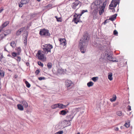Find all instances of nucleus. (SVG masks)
<instances>
[{"label":"nucleus","instance_id":"obj_1","mask_svg":"<svg viewBox=\"0 0 134 134\" xmlns=\"http://www.w3.org/2000/svg\"><path fill=\"white\" fill-rule=\"evenodd\" d=\"M90 37L88 33H85L82 39L80 40L79 42L80 50L82 53H84L86 51V48L88 45Z\"/></svg>","mask_w":134,"mask_h":134},{"label":"nucleus","instance_id":"obj_2","mask_svg":"<svg viewBox=\"0 0 134 134\" xmlns=\"http://www.w3.org/2000/svg\"><path fill=\"white\" fill-rule=\"evenodd\" d=\"M43 52L47 54L49 52L51 53V50L53 48V46L49 44H45L43 45Z\"/></svg>","mask_w":134,"mask_h":134},{"label":"nucleus","instance_id":"obj_3","mask_svg":"<svg viewBox=\"0 0 134 134\" xmlns=\"http://www.w3.org/2000/svg\"><path fill=\"white\" fill-rule=\"evenodd\" d=\"M42 52H43V51H38L36 54V56L38 59L42 60L43 62H45L46 60V58L44 57V54L42 53Z\"/></svg>","mask_w":134,"mask_h":134},{"label":"nucleus","instance_id":"obj_4","mask_svg":"<svg viewBox=\"0 0 134 134\" xmlns=\"http://www.w3.org/2000/svg\"><path fill=\"white\" fill-rule=\"evenodd\" d=\"M40 34L41 36H49L50 35V34L49 33L48 30L45 29L40 30Z\"/></svg>","mask_w":134,"mask_h":134},{"label":"nucleus","instance_id":"obj_5","mask_svg":"<svg viewBox=\"0 0 134 134\" xmlns=\"http://www.w3.org/2000/svg\"><path fill=\"white\" fill-rule=\"evenodd\" d=\"M120 0H112L109 5L110 7L115 8L117 4H119Z\"/></svg>","mask_w":134,"mask_h":134},{"label":"nucleus","instance_id":"obj_6","mask_svg":"<svg viewBox=\"0 0 134 134\" xmlns=\"http://www.w3.org/2000/svg\"><path fill=\"white\" fill-rule=\"evenodd\" d=\"M81 16L79 14H77L75 13L74 15V17L72 21V22L74 21L75 23L77 24L78 22H79L80 20V18Z\"/></svg>","mask_w":134,"mask_h":134},{"label":"nucleus","instance_id":"obj_7","mask_svg":"<svg viewBox=\"0 0 134 134\" xmlns=\"http://www.w3.org/2000/svg\"><path fill=\"white\" fill-rule=\"evenodd\" d=\"M73 85V83L71 81L67 80L65 82V85L67 87L68 90H69L72 88Z\"/></svg>","mask_w":134,"mask_h":134},{"label":"nucleus","instance_id":"obj_8","mask_svg":"<svg viewBox=\"0 0 134 134\" xmlns=\"http://www.w3.org/2000/svg\"><path fill=\"white\" fill-rule=\"evenodd\" d=\"M80 3V1L78 0H76L75 2L72 4L71 7L73 9H75L77 8L79 4Z\"/></svg>","mask_w":134,"mask_h":134},{"label":"nucleus","instance_id":"obj_9","mask_svg":"<svg viewBox=\"0 0 134 134\" xmlns=\"http://www.w3.org/2000/svg\"><path fill=\"white\" fill-rule=\"evenodd\" d=\"M105 54L106 55H107V59L110 61H112L113 62H117L118 61H116V60H113V57L112 56V55L110 53H108H108H107V51L106 50L105 52Z\"/></svg>","mask_w":134,"mask_h":134},{"label":"nucleus","instance_id":"obj_10","mask_svg":"<svg viewBox=\"0 0 134 134\" xmlns=\"http://www.w3.org/2000/svg\"><path fill=\"white\" fill-rule=\"evenodd\" d=\"M74 116L73 113H71L70 115L67 116L66 118L68 121H70L72 120Z\"/></svg>","mask_w":134,"mask_h":134},{"label":"nucleus","instance_id":"obj_11","mask_svg":"<svg viewBox=\"0 0 134 134\" xmlns=\"http://www.w3.org/2000/svg\"><path fill=\"white\" fill-rule=\"evenodd\" d=\"M9 21H6L3 23L2 25L0 27V32H1L3 29L6 27L9 23Z\"/></svg>","mask_w":134,"mask_h":134},{"label":"nucleus","instance_id":"obj_12","mask_svg":"<svg viewBox=\"0 0 134 134\" xmlns=\"http://www.w3.org/2000/svg\"><path fill=\"white\" fill-rule=\"evenodd\" d=\"M59 41L60 42V44L63 46H65L66 44V40L65 38L60 39Z\"/></svg>","mask_w":134,"mask_h":134},{"label":"nucleus","instance_id":"obj_13","mask_svg":"<svg viewBox=\"0 0 134 134\" xmlns=\"http://www.w3.org/2000/svg\"><path fill=\"white\" fill-rule=\"evenodd\" d=\"M24 30V28H21L17 31L16 35L17 36H19L23 32Z\"/></svg>","mask_w":134,"mask_h":134},{"label":"nucleus","instance_id":"obj_14","mask_svg":"<svg viewBox=\"0 0 134 134\" xmlns=\"http://www.w3.org/2000/svg\"><path fill=\"white\" fill-rule=\"evenodd\" d=\"M2 68L0 67V77H3L4 75V72L2 70Z\"/></svg>","mask_w":134,"mask_h":134},{"label":"nucleus","instance_id":"obj_15","mask_svg":"<svg viewBox=\"0 0 134 134\" xmlns=\"http://www.w3.org/2000/svg\"><path fill=\"white\" fill-rule=\"evenodd\" d=\"M59 108L61 109L65 108L69 105V104H68L66 105H64L63 104H61L60 103H59Z\"/></svg>","mask_w":134,"mask_h":134},{"label":"nucleus","instance_id":"obj_16","mask_svg":"<svg viewBox=\"0 0 134 134\" xmlns=\"http://www.w3.org/2000/svg\"><path fill=\"white\" fill-rule=\"evenodd\" d=\"M68 111H66L65 110H63L60 112L59 114L62 115H65L67 113Z\"/></svg>","mask_w":134,"mask_h":134},{"label":"nucleus","instance_id":"obj_17","mask_svg":"<svg viewBox=\"0 0 134 134\" xmlns=\"http://www.w3.org/2000/svg\"><path fill=\"white\" fill-rule=\"evenodd\" d=\"M99 9L100 7L99 6H96L94 8L93 11L94 13H98Z\"/></svg>","mask_w":134,"mask_h":134},{"label":"nucleus","instance_id":"obj_18","mask_svg":"<svg viewBox=\"0 0 134 134\" xmlns=\"http://www.w3.org/2000/svg\"><path fill=\"white\" fill-rule=\"evenodd\" d=\"M59 103L53 104L51 106V108L53 109H55L57 108H59Z\"/></svg>","mask_w":134,"mask_h":134},{"label":"nucleus","instance_id":"obj_19","mask_svg":"<svg viewBox=\"0 0 134 134\" xmlns=\"http://www.w3.org/2000/svg\"><path fill=\"white\" fill-rule=\"evenodd\" d=\"M22 104L23 106L25 108L27 107L28 106L27 103L26 101L23 100L22 101Z\"/></svg>","mask_w":134,"mask_h":134},{"label":"nucleus","instance_id":"obj_20","mask_svg":"<svg viewBox=\"0 0 134 134\" xmlns=\"http://www.w3.org/2000/svg\"><path fill=\"white\" fill-rule=\"evenodd\" d=\"M11 32L10 30L9 29H8L6 30L4 32V36H5L7 35L10 34Z\"/></svg>","mask_w":134,"mask_h":134},{"label":"nucleus","instance_id":"obj_21","mask_svg":"<svg viewBox=\"0 0 134 134\" xmlns=\"http://www.w3.org/2000/svg\"><path fill=\"white\" fill-rule=\"evenodd\" d=\"M108 74L109 75L108 76V79L110 81H111L113 79L112 77L113 75L112 74L111 72H110Z\"/></svg>","mask_w":134,"mask_h":134},{"label":"nucleus","instance_id":"obj_22","mask_svg":"<svg viewBox=\"0 0 134 134\" xmlns=\"http://www.w3.org/2000/svg\"><path fill=\"white\" fill-rule=\"evenodd\" d=\"M105 9L100 7V10H99V13L100 15H101L104 12Z\"/></svg>","mask_w":134,"mask_h":134},{"label":"nucleus","instance_id":"obj_23","mask_svg":"<svg viewBox=\"0 0 134 134\" xmlns=\"http://www.w3.org/2000/svg\"><path fill=\"white\" fill-rule=\"evenodd\" d=\"M100 1L99 0H96L94 2V3L96 6H97V5H98L100 3Z\"/></svg>","mask_w":134,"mask_h":134},{"label":"nucleus","instance_id":"obj_24","mask_svg":"<svg viewBox=\"0 0 134 134\" xmlns=\"http://www.w3.org/2000/svg\"><path fill=\"white\" fill-rule=\"evenodd\" d=\"M18 109L20 110H24L23 107V105L20 104H18L17 105Z\"/></svg>","mask_w":134,"mask_h":134},{"label":"nucleus","instance_id":"obj_25","mask_svg":"<svg viewBox=\"0 0 134 134\" xmlns=\"http://www.w3.org/2000/svg\"><path fill=\"white\" fill-rule=\"evenodd\" d=\"M116 113V114L119 116H121L122 114V113L121 111L119 110L117 111Z\"/></svg>","mask_w":134,"mask_h":134},{"label":"nucleus","instance_id":"obj_26","mask_svg":"<svg viewBox=\"0 0 134 134\" xmlns=\"http://www.w3.org/2000/svg\"><path fill=\"white\" fill-rule=\"evenodd\" d=\"M10 46L13 47H14L16 45V44L15 43L14 41H12L10 43Z\"/></svg>","mask_w":134,"mask_h":134},{"label":"nucleus","instance_id":"obj_27","mask_svg":"<svg viewBox=\"0 0 134 134\" xmlns=\"http://www.w3.org/2000/svg\"><path fill=\"white\" fill-rule=\"evenodd\" d=\"M29 1L30 0H22L21 1L23 4H25L28 3Z\"/></svg>","mask_w":134,"mask_h":134},{"label":"nucleus","instance_id":"obj_28","mask_svg":"<svg viewBox=\"0 0 134 134\" xmlns=\"http://www.w3.org/2000/svg\"><path fill=\"white\" fill-rule=\"evenodd\" d=\"M107 3V1H105L103 3L102 6L100 7L105 9Z\"/></svg>","mask_w":134,"mask_h":134},{"label":"nucleus","instance_id":"obj_29","mask_svg":"<svg viewBox=\"0 0 134 134\" xmlns=\"http://www.w3.org/2000/svg\"><path fill=\"white\" fill-rule=\"evenodd\" d=\"M55 18L57 20V21L58 22H62V19L61 18H58L57 16H55Z\"/></svg>","mask_w":134,"mask_h":134},{"label":"nucleus","instance_id":"obj_30","mask_svg":"<svg viewBox=\"0 0 134 134\" xmlns=\"http://www.w3.org/2000/svg\"><path fill=\"white\" fill-rule=\"evenodd\" d=\"M116 99V96H115L114 97H113H113L112 98L110 99V100L111 101L113 102V101H115Z\"/></svg>","mask_w":134,"mask_h":134},{"label":"nucleus","instance_id":"obj_31","mask_svg":"<svg viewBox=\"0 0 134 134\" xmlns=\"http://www.w3.org/2000/svg\"><path fill=\"white\" fill-rule=\"evenodd\" d=\"M116 16V15H113L112 17L110 18V20L111 21L114 20L115 19Z\"/></svg>","mask_w":134,"mask_h":134},{"label":"nucleus","instance_id":"obj_32","mask_svg":"<svg viewBox=\"0 0 134 134\" xmlns=\"http://www.w3.org/2000/svg\"><path fill=\"white\" fill-rule=\"evenodd\" d=\"M52 5L51 4H49L47 5L45 7V8L48 9H49L50 8H51L52 7Z\"/></svg>","mask_w":134,"mask_h":134},{"label":"nucleus","instance_id":"obj_33","mask_svg":"<svg viewBox=\"0 0 134 134\" xmlns=\"http://www.w3.org/2000/svg\"><path fill=\"white\" fill-rule=\"evenodd\" d=\"M25 83L27 87L29 88L30 87V84L27 81H25Z\"/></svg>","mask_w":134,"mask_h":134},{"label":"nucleus","instance_id":"obj_34","mask_svg":"<svg viewBox=\"0 0 134 134\" xmlns=\"http://www.w3.org/2000/svg\"><path fill=\"white\" fill-rule=\"evenodd\" d=\"M98 77H93V81L94 82H96L98 80Z\"/></svg>","mask_w":134,"mask_h":134},{"label":"nucleus","instance_id":"obj_35","mask_svg":"<svg viewBox=\"0 0 134 134\" xmlns=\"http://www.w3.org/2000/svg\"><path fill=\"white\" fill-rule=\"evenodd\" d=\"M52 63H48L47 64V66L48 68L50 69L52 67Z\"/></svg>","mask_w":134,"mask_h":134},{"label":"nucleus","instance_id":"obj_36","mask_svg":"<svg viewBox=\"0 0 134 134\" xmlns=\"http://www.w3.org/2000/svg\"><path fill=\"white\" fill-rule=\"evenodd\" d=\"M17 50L18 51V53L19 54L20 53L21 51V49L20 47H19L18 48H17Z\"/></svg>","mask_w":134,"mask_h":134},{"label":"nucleus","instance_id":"obj_37","mask_svg":"<svg viewBox=\"0 0 134 134\" xmlns=\"http://www.w3.org/2000/svg\"><path fill=\"white\" fill-rule=\"evenodd\" d=\"M97 13H94L93 19H95L98 18Z\"/></svg>","mask_w":134,"mask_h":134},{"label":"nucleus","instance_id":"obj_38","mask_svg":"<svg viewBox=\"0 0 134 134\" xmlns=\"http://www.w3.org/2000/svg\"><path fill=\"white\" fill-rule=\"evenodd\" d=\"M87 85L88 87H90L92 86V82L90 81L87 83Z\"/></svg>","mask_w":134,"mask_h":134},{"label":"nucleus","instance_id":"obj_39","mask_svg":"<svg viewBox=\"0 0 134 134\" xmlns=\"http://www.w3.org/2000/svg\"><path fill=\"white\" fill-rule=\"evenodd\" d=\"M27 35L26 36H25V39L24 40V42L25 45H26L27 44Z\"/></svg>","mask_w":134,"mask_h":134},{"label":"nucleus","instance_id":"obj_40","mask_svg":"<svg viewBox=\"0 0 134 134\" xmlns=\"http://www.w3.org/2000/svg\"><path fill=\"white\" fill-rule=\"evenodd\" d=\"M130 122H129V123L128 124L126 122L125 125L124 126L127 128L129 127L130 126Z\"/></svg>","mask_w":134,"mask_h":134},{"label":"nucleus","instance_id":"obj_41","mask_svg":"<svg viewBox=\"0 0 134 134\" xmlns=\"http://www.w3.org/2000/svg\"><path fill=\"white\" fill-rule=\"evenodd\" d=\"M87 12V10H82L81 13L80 14H79V15L81 16L82 14L85 12Z\"/></svg>","mask_w":134,"mask_h":134},{"label":"nucleus","instance_id":"obj_42","mask_svg":"<svg viewBox=\"0 0 134 134\" xmlns=\"http://www.w3.org/2000/svg\"><path fill=\"white\" fill-rule=\"evenodd\" d=\"M63 133V131H61L58 132H57L55 134H62Z\"/></svg>","mask_w":134,"mask_h":134},{"label":"nucleus","instance_id":"obj_43","mask_svg":"<svg viewBox=\"0 0 134 134\" xmlns=\"http://www.w3.org/2000/svg\"><path fill=\"white\" fill-rule=\"evenodd\" d=\"M38 64L39 65L41 66L42 67H43V64L40 62H38Z\"/></svg>","mask_w":134,"mask_h":134},{"label":"nucleus","instance_id":"obj_44","mask_svg":"<svg viewBox=\"0 0 134 134\" xmlns=\"http://www.w3.org/2000/svg\"><path fill=\"white\" fill-rule=\"evenodd\" d=\"M113 34L115 35H117L118 34V32L116 30H115L114 31Z\"/></svg>","mask_w":134,"mask_h":134},{"label":"nucleus","instance_id":"obj_45","mask_svg":"<svg viewBox=\"0 0 134 134\" xmlns=\"http://www.w3.org/2000/svg\"><path fill=\"white\" fill-rule=\"evenodd\" d=\"M16 59L18 61L20 62L21 60L20 57L19 56H17V59Z\"/></svg>","mask_w":134,"mask_h":134},{"label":"nucleus","instance_id":"obj_46","mask_svg":"<svg viewBox=\"0 0 134 134\" xmlns=\"http://www.w3.org/2000/svg\"><path fill=\"white\" fill-rule=\"evenodd\" d=\"M24 4H23L22 2H21V1L20 3L19 4V7H21Z\"/></svg>","mask_w":134,"mask_h":134},{"label":"nucleus","instance_id":"obj_47","mask_svg":"<svg viewBox=\"0 0 134 134\" xmlns=\"http://www.w3.org/2000/svg\"><path fill=\"white\" fill-rule=\"evenodd\" d=\"M12 55L13 57H15L17 55V53L15 52H13L12 53Z\"/></svg>","mask_w":134,"mask_h":134},{"label":"nucleus","instance_id":"obj_48","mask_svg":"<svg viewBox=\"0 0 134 134\" xmlns=\"http://www.w3.org/2000/svg\"><path fill=\"white\" fill-rule=\"evenodd\" d=\"M40 72V71L38 70H37L35 72V73L36 75H38Z\"/></svg>","mask_w":134,"mask_h":134},{"label":"nucleus","instance_id":"obj_49","mask_svg":"<svg viewBox=\"0 0 134 134\" xmlns=\"http://www.w3.org/2000/svg\"><path fill=\"white\" fill-rule=\"evenodd\" d=\"M38 79L40 80H44L45 79V77H40L38 78Z\"/></svg>","mask_w":134,"mask_h":134},{"label":"nucleus","instance_id":"obj_50","mask_svg":"<svg viewBox=\"0 0 134 134\" xmlns=\"http://www.w3.org/2000/svg\"><path fill=\"white\" fill-rule=\"evenodd\" d=\"M127 109L129 111H130L131 110V106L129 105L127 107Z\"/></svg>","mask_w":134,"mask_h":134},{"label":"nucleus","instance_id":"obj_51","mask_svg":"<svg viewBox=\"0 0 134 134\" xmlns=\"http://www.w3.org/2000/svg\"><path fill=\"white\" fill-rule=\"evenodd\" d=\"M4 10L3 8L2 7L0 8V13H1Z\"/></svg>","mask_w":134,"mask_h":134},{"label":"nucleus","instance_id":"obj_52","mask_svg":"<svg viewBox=\"0 0 134 134\" xmlns=\"http://www.w3.org/2000/svg\"><path fill=\"white\" fill-rule=\"evenodd\" d=\"M114 129L116 131H118L119 130V129L118 127H116L114 128Z\"/></svg>","mask_w":134,"mask_h":134},{"label":"nucleus","instance_id":"obj_53","mask_svg":"<svg viewBox=\"0 0 134 134\" xmlns=\"http://www.w3.org/2000/svg\"><path fill=\"white\" fill-rule=\"evenodd\" d=\"M3 38V36L2 35H0V38H1L0 39V40H2V39Z\"/></svg>","mask_w":134,"mask_h":134},{"label":"nucleus","instance_id":"obj_54","mask_svg":"<svg viewBox=\"0 0 134 134\" xmlns=\"http://www.w3.org/2000/svg\"><path fill=\"white\" fill-rule=\"evenodd\" d=\"M109 9H111L112 10L113 12H114L115 11V10L114 8H109Z\"/></svg>","mask_w":134,"mask_h":134},{"label":"nucleus","instance_id":"obj_55","mask_svg":"<svg viewBox=\"0 0 134 134\" xmlns=\"http://www.w3.org/2000/svg\"><path fill=\"white\" fill-rule=\"evenodd\" d=\"M7 45V44L5 46V47H4V50L5 51H7V52H8V51L6 49V46Z\"/></svg>","mask_w":134,"mask_h":134},{"label":"nucleus","instance_id":"obj_56","mask_svg":"<svg viewBox=\"0 0 134 134\" xmlns=\"http://www.w3.org/2000/svg\"><path fill=\"white\" fill-rule=\"evenodd\" d=\"M26 65L27 66H28L29 65V63H28L27 62H26Z\"/></svg>","mask_w":134,"mask_h":134},{"label":"nucleus","instance_id":"obj_57","mask_svg":"<svg viewBox=\"0 0 134 134\" xmlns=\"http://www.w3.org/2000/svg\"><path fill=\"white\" fill-rule=\"evenodd\" d=\"M1 77H0V85H1Z\"/></svg>","mask_w":134,"mask_h":134},{"label":"nucleus","instance_id":"obj_58","mask_svg":"<svg viewBox=\"0 0 134 134\" xmlns=\"http://www.w3.org/2000/svg\"><path fill=\"white\" fill-rule=\"evenodd\" d=\"M15 78H16V77H17V75H15Z\"/></svg>","mask_w":134,"mask_h":134},{"label":"nucleus","instance_id":"obj_59","mask_svg":"<svg viewBox=\"0 0 134 134\" xmlns=\"http://www.w3.org/2000/svg\"><path fill=\"white\" fill-rule=\"evenodd\" d=\"M37 1L38 2H40V1L41 0H37Z\"/></svg>","mask_w":134,"mask_h":134},{"label":"nucleus","instance_id":"obj_60","mask_svg":"<svg viewBox=\"0 0 134 134\" xmlns=\"http://www.w3.org/2000/svg\"><path fill=\"white\" fill-rule=\"evenodd\" d=\"M77 134H80V132H78Z\"/></svg>","mask_w":134,"mask_h":134},{"label":"nucleus","instance_id":"obj_61","mask_svg":"<svg viewBox=\"0 0 134 134\" xmlns=\"http://www.w3.org/2000/svg\"><path fill=\"white\" fill-rule=\"evenodd\" d=\"M8 56H9V57H10V56H11L10 55H9V54L8 55Z\"/></svg>","mask_w":134,"mask_h":134},{"label":"nucleus","instance_id":"obj_62","mask_svg":"<svg viewBox=\"0 0 134 134\" xmlns=\"http://www.w3.org/2000/svg\"><path fill=\"white\" fill-rule=\"evenodd\" d=\"M27 112L28 113V112H29V111H27Z\"/></svg>","mask_w":134,"mask_h":134},{"label":"nucleus","instance_id":"obj_63","mask_svg":"<svg viewBox=\"0 0 134 134\" xmlns=\"http://www.w3.org/2000/svg\"><path fill=\"white\" fill-rule=\"evenodd\" d=\"M118 64L119 65H120V64H119V63Z\"/></svg>","mask_w":134,"mask_h":134},{"label":"nucleus","instance_id":"obj_64","mask_svg":"<svg viewBox=\"0 0 134 134\" xmlns=\"http://www.w3.org/2000/svg\"><path fill=\"white\" fill-rule=\"evenodd\" d=\"M9 70V71H11V70H9H9Z\"/></svg>","mask_w":134,"mask_h":134}]
</instances>
